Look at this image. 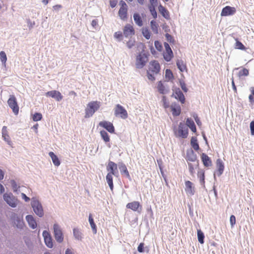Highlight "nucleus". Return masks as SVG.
Masks as SVG:
<instances>
[{"label":"nucleus","mask_w":254,"mask_h":254,"mask_svg":"<svg viewBox=\"0 0 254 254\" xmlns=\"http://www.w3.org/2000/svg\"><path fill=\"white\" fill-rule=\"evenodd\" d=\"M124 35L126 37H130L134 35V30L133 26L129 24H127L123 29Z\"/></svg>","instance_id":"nucleus-18"},{"label":"nucleus","mask_w":254,"mask_h":254,"mask_svg":"<svg viewBox=\"0 0 254 254\" xmlns=\"http://www.w3.org/2000/svg\"><path fill=\"white\" fill-rule=\"evenodd\" d=\"M89 222L90 224V225L91 227V229L92 230V232L93 234H95L97 233V227L95 224V223L94 222V219L92 217V215L91 214H90L89 215V218H88Z\"/></svg>","instance_id":"nucleus-31"},{"label":"nucleus","mask_w":254,"mask_h":254,"mask_svg":"<svg viewBox=\"0 0 254 254\" xmlns=\"http://www.w3.org/2000/svg\"><path fill=\"white\" fill-rule=\"evenodd\" d=\"M127 8L120 7L119 11V16L120 18L123 20H125L127 18Z\"/></svg>","instance_id":"nucleus-30"},{"label":"nucleus","mask_w":254,"mask_h":254,"mask_svg":"<svg viewBox=\"0 0 254 254\" xmlns=\"http://www.w3.org/2000/svg\"><path fill=\"white\" fill-rule=\"evenodd\" d=\"M165 37L168 42H171L173 40L172 36L168 33L166 34Z\"/></svg>","instance_id":"nucleus-63"},{"label":"nucleus","mask_w":254,"mask_h":254,"mask_svg":"<svg viewBox=\"0 0 254 254\" xmlns=\"http://www.w3.org/2000/svg\"><path fill=\"white\" fill-rule=\"evenodd\" d=\"M7 103L9 107L12 110L14 114L17 115L19 112V107L15 97L14 95H10L7 101Z\"/></svg>","instance_id":"nucleus-8"},{"label":"nucleus","mask_w":254,"mask_h":254,"mask_svg":"<svg viewBox=\"0 0 254 254\" xmlns=\"http://www.w3.org/2000/svg\"><path fill=\"white\" fill-rule=\"evenodd\" d=\"M101 103L98 101H91L87 105L85 109V118H88L93 116L100 108Z\"/></svg>","instance_id":"nucleus-2"},{"label":"nucleus","mask_w":254,"mask_h":254,"mask_svg":"<svg viewBox=\"0 0 254 254\" xmlns=\"http://www.w3.org/2000/svg\"><path fill=\"white\" fill-rule=\"evenodd\" d=\"M149 9L153 18H156L157 17V14L155 9V5H149Z\"/></svg>","instance_id":"nucleus-49"},{"label":"nucleus","mask_w":254,"mask_h":254,"mask_svg":"<svg viewBox=\"0 0 254 254\" xmlns=\"http://www.w3.org/2000/svg\"><path fill=\"white\" fill-rule=\"evenodd\" d=\"M236 42L235 44V48L236 49H240V50H245V47L244 45L239 41L237 39H236Z\"/></svg>","instance_id":"nucleus-50"},{"label":"nucleus","mask_w":254,"mask_h":254,"mask_svg":"<svg viewBox=\"0 0 254 254\" xmlns=\"http://www.w3.org/2000/svg\"><path fill=\"white\" fill-rule=\"evenodd\" d=\"M119 169L122 175H125L127 178H130L129 173L127 170L126 165L123 163L119 165Z\"/></svg>","instance_id":"nucleus-32"},{"label":"nucleus","mask_w":254,"mask_h":254,"mask_svg":"<svg viewBox=\"0 0 254 254\" xmlns=\"http://www.w3.org/2000/svg\"><path fill=\"white\" fill-rule=\"evenodd\" d=\"M165 50L163 53V57L165 60L167 62H170L173 57V52L167 43H164Z\"/></svg>","instance_id":"nucleus-11"},{"label":"nucleus","mask_w":254,"mask_h":254,"mask_svg":"<svg viewBox=\"0 0 254 254\" xmlns=\"http://www.w3.org/2000/svg\"><path fill=\"white\" fill-rule=\"evenodd\" d=\"M148 61L146 55L143 52H140L136 58L135 66L136 67L141 69L144 67Z\"/></svg>","instance_id":"nucleus-6"},{"label":"nucleus","mask_w":254,"mask_h":254,"mask_svg":"<svg viewBox=\"0 0 254 254\" xmlns=\"http://www.w3.org/2000/svg\"><path fill=\"white\" fill-rule=\"evenodd\" d=\"M191 145L193 148L195 150H198L199 148L198 144L197 142V139L195 137H192L190 141Z\"/></svg>","instance_id":"nucleus-43"},{"label":"nucleus","mask_w":254,"mask_h":254,"mask_svg":"<svg viewBox=\"0 0 254 254\" xmlns=\"http://www.w3.org/2000/svg\"><path fill=\"white\" fill-rule=\"evenodd\" d=\"M115 115L124 119L127 117V111L123 106L119 104L117 105L115 108Z\"/></svg>","instance_id":"nucleus-9"},{"label":"nucleus","mask_w":254,"mask_h":254,"mask_svg":"<svg viewBox=\"0 0 254 254\" xmlns=\"http://www.w3.org/2000/svg\"><path fill=\"white\" fill-rule=\"evenodd\" d=\"M25 219L28 224L29 226L32 229H35L37 226L35 218L31 215H28L26 216Z\"/></svg>","instance_id":"nucleus-20"},{"label":"nucleus","mask_w":254,"mask_h":254,"mask_svg":"<svg viewBox=\"0 0 254 254\" xmlns=\"http://www.w3.org/2000/svg\"><path fill=\"white\" fill-rule=\"evenodd\" d=\"M189 171L191 174H193L194 172V169L193 165L191 163H189Z\"/></svg>","instance_id":"nucleus-61"},{"label":"nucleus","mask_w":254,"mask_h":254,"mask_svg":"<svg viewBox=\"0 0 254 254\" xmlns=\"http://www.w3.org/2000/svg\"><path fill=\"white\" fill-rule=\"evenodd\" d=\"M127 208L131 209L134 211H138L139 209H141V206L138 201H134L127 203L126 205Z\"/></svg>","instance_id":"nucleus-22"},{"label":"nucleus","mask_w":254,"mask_h":254,"mask_svg":"<svg viewBox=\"0 0 254 254\" xmlns=\"http://www.w3.org/2000/svg\"><path fill=\"white\" fill-rule=\"evenodd\" d=\"M3 199L6 203L12 208L17 206L19 201L11 192H6L3 194Z\"/></svg>","instance_id":"nucleus-3"},{"label":"nucleus","mask_w":254,"mask_h":254,"mask_svg":"<svg viewBox=\"0 0 254 254\" xmlns=\"http://www.w3.org/2000/svg\"><path fill=\"white\" fill-rule=\"evenodd\" d=\"M10 183L11 186L12 190L14 192L18 194L21 191V186L18 184L15 180H11Z\"/></svg>","instance_id":"nucleus-25"},{"label":"nucleus","mask_w":254,"mask_h":254,"mask_svg":"<svg viewBox=\"0 0 254 254\" xmlns=\"http://www.w3.org/2000/svg\"><path fill=\"white\" fill-rule=\"evenodd\" d=\"M53 233L56 241L61 243L64 239V236L61 226L58 223H55L53 225Z\"/></svg>","instance_id":"nucleus-5"},{"label":"nucleus","mask_w":254,"mask_h":254,"mask_svg":"<svg viewBox=\"0 0 254 254\" xmlns=\"http://www.w3.org/2000/svg\"><path fill=\"white\" fill-rule=\"evenodd\" d=\"M49 155L54 164L56 166H59L60 165V161L58 157L53 152H50Z\"/></svg>","instance_id":"nucleus-34"},{"label":"nucleus","mask_w":254,"mask_h":254,"mask_svg":"<svg viewBox=\"0 0 254 254\" xmlns=\"http://www.w3.org/2000/svg\"><path fill=\"white\" fill-rule=\"evenodd\" d=\"M42 236L46 246L49 248H52L53 247V242L50 233L47 230H44L43 232Z\"/></svg>","instance_id":"nucleus-10"},{"label":"nucleus","mask_w":254,"mask_h":254,"mask_svg":"<svg viewBox=\"0 0 254 254\" xmlns=\"http://www.w3.org/2000/svg\"><path fill=\"white\" fill-rule=\"evenodd\" d=\"M143 248H144V244L141 243L138 246V247H137V251L139 253H143L144 251V250H143Z\"/></svg>","instance_id":"nucleus-60"},{"label":"nucleus","mask_w":254,"mask_h":254,"mask_svg":"<svg viewBox=\"0 0 254 254\" xmlns=\"http://www.w3.org/2000/svg\"><path fill=\"white\" fill-rule=\"evenodd\" d=\"M198 177L199 179L200 183L201 185H204V172L202 171H200L197 173Z\"/></svg>","instance_id":"nucleus-46"},{"label":"nucleus","mask_w":254,"mask_h":254,"mask_svg":"<svg viewBox=\"0 0 254 254\" xmlns=\"http://www.w3.org/2000/svg\"><path fill=\"white\" fill-rule=\"evenodd\" d=\"M188 127H189L191 131L193 132H196V129L194 122L190 119L188 118L186 121V125Z\"/></svg>","instance_id":"nucleus-33"},{"label":"nucleus","mask_w":254,"mask_h":254,"mask_svg":"<svg viewBox=\"0 0 254 254\" xmlns=\"http://www.w3.org/2000/svg\"><path fill=\"white\" fill-rule=\"evenodd\" d=\"M2 136L4 140L10 146H12V142L10 140V136L8 134L7 127L5 126L2 127Z\"/></svg>","instance_id":"nucleus-21"},{"label":"nucleus","mask_w":254,"mask_h":254,"mask_svg":"<svg viewBox=\"0 0 254 254\" xmlns=\"http://www.w3.org/2000/svg\"><path fill=\"white\" fill-rule=\"evenodd\" d=\"M155 74H156V73H153L151 72L147 71V76L148 79L151 81H153L155 79V78L154 76Z\"/></svg>","instance_id":"nucleus-53"},{"label":"nucleus","mask_w":254,"mask_h":254,"mask_svg":"<svg viewBox=\"0 0 254 254\" xmlns=\"http://www.w3.org/2000/svg\"><path fill=\"white\" fill-rule=\"evenodd\" d=\"M73 234L75 239L79 241L82 240L83 238L82 234L78 228L73 229Z\"/></svg>","instance_id":"nucleus-36"},{"label":"nucleus","mask_w":254,"mask_h":254,"mask_svg":"<svg viewBox=\"0 0 254 254\" xmlns=\"http://www.w3.org/2000/svg\"><path fill=\"white\" fill-rule=\"evenodd\" d=\"M173 132L176 137L186 138L188 135V128L186 124L181 122L178 127H173Z\"/></svg>","instance_id":"nucleus-1"},{"label":"nucleus","mask_w":254,"mask_h":254,"mask_svg":"<svg viewBox=\"0 0 254 254\" xmlns=\"http://www.w3.org/2000/svg\"><path fill=\"white\" fill-rule=\"evenodd\" d=\"M157 89L159 93L162 94H166L169 91V88L164 85L161 81L158 83Z\"/></svg>","instance_id":"nucleus-24"},{"label":"nucleus","mask_w":254,"mask_h":254,"mask_svg":"<svg viewBox=\"0 0 254 254\" xmlns=\"http://www.w3.org/2000/svg\"><path fill=\"white\" fill-rule=\"evenodd\" d=\"M65 254H74V253L72 249L68 248L66 250Z\"/></svg>","instance_id":"nucleus-64"},{"label":"nucleus","mask_w":254,"mask_h":254,"mask_svg":"<svg viewBox=\"0 0 254 254\" xmlns=\"http://www.w3.org/2000/svg\"><path fill=\"white\" fill-rule=\"evenodd\" d=\"M201 159L205 166L208 167L212 165L210 158L206 154L202 153L201 155Z\"/></svg>","instance_id":"nucleus-28"},{"label":"nucleus","mask_w":254,"mask_h":254,"mask_svg":"<svg viewBox=\"0 0 254 254\" xmlns=\"http://www.w3.org/2000/svg\"><path fill=\"white\" fill-rule=\"evenodd\" d=\"M197 236L198 242L203 244L204 243V235L203 233L200 229L197 230Z\"/></svg>","instance_id":"nucleus-39"},{"label":"nucleus","mask_w":254,"mask_h":254,"mask_svg":"<svg viewBox=\"0 0 254 254\" xmlns=\"http://www.w3.org/2000/svg\"><path fill=\"white\" fill-rule=\"evenodd\" d=\"M114 37L119 41H121L122 40L123 38L122 33L120 31L116 32L114 33Z\"/></svg>","instance_id":"nucleus-52"},{"label":"nucleus","mask_w":254,"mask_h":254,"mask_svg":"<svg viewBox=\"0 0 254 254\" xmlns=\"http://www.w3.org/2000/svg\"><path fill=\"white\" fill-rule=\"evenodd\" d=\"M236 12L235 7L226 6L222 9L221 15L222 16H227L233 15Z\"/></svg>","instance_id":"nucleus-17"},{"label":"nucleus","mask_w":254,"mask_h":254,"mask_svg":"<svg viewBox=\"0 0 254 254\" xmlns=\"http://www.w3.org/2000/svg\"><path fill=\"white\" fill-rule=\"evenodd\" d=\"M134 44H135L134 40H130L127 42V45L128 48L130 49L134 45Z\"/></svg>","instance_id":"nucleus-57"},{"label":"nucleus","mask_w":254,"mask_h":254,"mask_svg":"<svg viewBox=\"0 0 254 254\" xmlns=\"http://www.w3.org/2000/svg\"><path fill=\"white\" fill-rule=\"evenodd\" d=\"M251 94L249 96V99L251 103H254V87H251L250 88Z\"/></svg>","instance_id":"nucleus-48"},{"label":"nucleus","mask_w":254,"mask_h":254,"mask_svg":"<svg viewBox=\"0 0 254 254\" xmlns=\"http://www.w3.org/2000/svg\"><path fill=\"white\" fill-rule=\"evenodd\" d=\"M177 65L181 72H184L187 70L186 65L183 61L178 60L177 62Z\"/></svg>","instance_id":"nucleus-38"},{"label":"nucleus","mask_w":254,"mask_h":254,"mask_svg":"<svg viewBox=\"0 0 254 254\" xmlns=\"http://www.w3.org/2000/svg\"><path fill=\"white\" fill-rule=\"evenodd\" d=\"M133 19L135 23L139 26H141L143 25L142 20L138 13H134L133 14Z\"/></svg>","instance_id":"nucleus-37"},{"label":"nucleus","mask_w":254,"mask_h":254,"mask_svg":"<svg viewBox=\"0 0 254 254\" xmlns=\"http://www.w3.org/2000/svg\"><path fill=\"white\" fill-rule=\"evenodd\" d=\"M113 175H112L111 173H108L106 177V181L112 191L113 190L114 188Z\"/></svg>","instance_id":"nucleus-35"},{"label":"nucleus","mask_w":254,"mask_h":254,"mask_svg":"<svg viewBox=\"0 0 254 254\" xmlns=\"http://www.w3.org/2000/svg\"><path fill=\"white\" fill-rule=\"evenodd\" d=\"M161 103L162 104V106L165 109H167L170 107V103L169 101L167 99L166 96H163L162 97Z\"/></svg>","instance_id":"nucleus-44"},{"label":"nucleus","mask_w":254,"mask_h":254,"mask_svg":"<svg viewBox=\"0 0 254 254\" xmlns=\"http://www.w3.org/2000/svg\"><path fill=\"white\" fill-rule=\"evenodd\" d=\"M100 135L105 142H107L110 141V137L106 131L104 130H101Z\"/></svg>","instance_id":"nucleus-41"},{"label":"nucleus","mask_w":254,"mask_h":254,"mask_svg":"<svg viewBox=\"0 0 254 254\" xmlns=\"http://www.w3.org/2000/svg\"><path fill=\"white\" fill-rule=\"evenodd\" d=\"M107 170L109 172L108 173H111L112 175L116 177H118L119 173L118 171L117 165L116 163L112 161H110L107 167Z\"/></svg>","instance_id":"nucleus-13"},{"label":"nucleus","mask_w":254,"mask_h":254,"mask_svg":"<svg viewBox=\"0 0 254 254\" xmlns=\"http://www.w3.org/2000/svg\"><path fill=\"white\" fill-rule=\"evenodd\" d=\"M150 26L151 29L152 31L155 33L157 34L158 33V25L157 24L155 21L152 20L150 22Z\"/></svg>","instance_id":"nucleus-40"},{"label":"nucleus","mask_w":254,"mask_h":254,"mask_svg":"<svg viewBox=\"0 0 254 254\" xmlns=\"http://www.w3.org/2000/svg\"><path fill=\"white\" fill-rule=\"evenodd\" d=\"M12 221L14 225L18 229H22L25 224L23 219V216L16 213H13L11 216Z\"/></svg>","instance_id":"nucleus-7"},{"label":"nucleus","mask_w":254,"mask_h":254,"mask_svg":"<svg viewBox=\"0 0 254 254\" xmlns=\"http://www.w3.org/2000/svg\"><path fill=\"white\" fill-rule=\"evenodd\" d=\"M196 155L194 153L192 150L187 151V159L188 161L195 162L196 160Z\"/></svg>","instance_id":"nucleus-27"},{"label":"nucleus","mask_w":254,"mask_h":254,"mask_svg":"<svg viewBox=\"0 0 254 254\" xmlns=\"http://www.w3.org/2000/svg\"><path fill=\"white\" fill-rule=\"evenodd\" d=\"M170 107L173 116H177L180 114L181 108L179 105L176 104H172Z\"/></svg>","instance_id":"nucleus-26"},{"label":"nucleus","mask_w":254,"mask_h":254,"mask_svg":"<svg viewBox=\"0 0 254 254\" xmlns=\"http://www.w3.org/2000/svg\"><path fill=\"white\" fill-rule=\"evenodd\" d=\"M142 33L143 36L147 39H149L151 36L150 32L146 28H143L142 30Z\"/></svg>","instance_id":"nucleus-47"},{"label":"nucleus","mask_w":254,"mask_h":254,"mask_svg":"<svg viewBox=\"0 0 254 254\" xmlns=\"http://www.w3.org/2000/svg\"><path fill=\"white\" fill-rule=\"evenodd\" d=\"M249 70L247 68H243L239 71L238 76L239 78H241L243 76H247L249 75Z\"/></svg>","instance_id":"nucleus-42"},{"label":"nucleus","mask_w":254,"mask_h":254,"mask_svg":"<svg viewBox=\"0 0 254 254\" xmlns=\"http://www.w3.org/2000/svg\"><path fill=\"white\" fill-rule=\"evenodd\" d=\"M216 168L217 170L214 174V177L215 178V176H220L223 173L224 169V165L223 161L220 159H218L216 161Z\"/></svg>","instance_id":"nucleus-14"},{"label":"nucleus","mask_w":254,"mask_h":254,"mask_svg":"<svg viewBox=\"0 0 254 254\" xmlns=\"http://www.w3.org/2000/svg\"><path fill=\"white\" fill-rule=\"evenodd\" d=\"M174 95L176 99L179 100L182 103H184L185 98L179 88H177L175 90Z\"/></svg>","instance_id":"nucleus-23"},{"label":"nucleus","mask_w":254,"mask_h":254,"mask_svg":"<svg viewBox=\"0 0 254 254\" xmlns=\"http://www.w3.org/2000/svg\"><path fill=\"white\" fill-rule=\"evenodd\" d=\"M250 127L251 135H254V121L251 122Z\"/></svg>","instance_id":"nucleus-58"},{"label":"nucleus","mask_w":254,"mask_h":254,"mask_svg":"<svg viewBox=\"0 0 254 254\" xmlns=\"http://www.w3.org/2000/svg\"><path fill=\"white\" fill-rule=\"evenodd\" d=\"M155 46L157 50L161 51L162 49V46L161 43L158 41L155 42Z\"/></svg>","instance_id":"nucleus-56"},{"label":"nucleus","mask_w":254,"mask_h":254,"mask_svg":"<svg viewBox=\"0 0 254 254\" xmlns=\"http://www.w3.org/2000/svg\"><path fill=\"white\" fill-rule=\"evenodd\" d=\"M31 206L33 211L39 217L44 215V209L41 203L37 199L33 198L31 201Z\"/></svg>","instance_id":"nucleus-4"},{"label":"nucleus","mask_w":254,"mask_h":254,"mask_svg":"<svg viewBox=\"0 0 254 254\" xmlns=\"http://www.w3.org/2000/svg\"><path fill=\"white\" fill-rule=\"evenodd\" d=\"M160 70L159 64L157 61H152L149 64V67L148 71L153 73L157 74Z\"/></svg>","instance_id":"nucleus-16"},{"label":"nucleus","mask_w":254,"mask_h":254,"mask_svg":"<svg viewBox=\"0 0 254 254\" xmlns=\"http://www.w3.org/2000/svg\"><path fill=\"white\" fill-rule=\"evenodd\" d=\"M230 222L231 227H233L234 225L236 223V218L234 215H232L230 216Z\"/></svg>","instance_id":"nucleus-54"},{"label":"nucleus","mask_w":254,"mask_h":254,"mask_svg":"<svg viewBox=\"0 0 254 254\" xmlns=\"http://www.w3.org/2000/svg\"><path fill=\"white\" fill-rule=\"evenodd\" d=\"M46 95L47 96H50L53 98H54L57 101H60L63 98V96L61 93L57 90L48 91L46 93Z\"/></svg>","instance_id":"nucleus-15"},{"label":"nucleus","mask_w":254,"mask_h":254,"mask_svg":"<svg viewBox=\"0 0 254 254\" xmlns=\"http://www.w3.org/2000/svg\"><path fill=\"white\" fill-rule=\"evenodd\" d=\"M158 9L159 11L165 18L167 19H169L170 18L169 12L164 6L160 5L158 7Z\"/></svg>","instance_id":"nucleus-29"},{"label":"nucleus","mask_w":254,"mask_h":254,"mask_svg":"<svg viewBox=\"0 0 254 254\" xmlns=\"http://www.w3.org/2000/svg\"><path fill=\"white\" fill-rule=\"evenodd\" d=\"M42 115L41 113H36L33 116L32 119L34 121L37 122L42 119Z\"/></svg>","instance_id":"nucleus-51"},{"label":"nucleus","mask_w":254,"mask_h":254,"mask_svg":"<svg viewBox=\"0 0 254 254\" xmlns=\"http://www.w3.org/2000/svg\"><path fill=\"white\" fill-rule=\"evenodd\" d=\"M165 73L166 77L168 78L169 79L173 77V73L170 69H166Z\"/></svg>","instance_id":"nucleus-55"},{"label":"nucleus","mask_w":254,"mask_h":254,"mask_svg":"<svg viewBox=\"0 0 254 254\" xmlns=\"http://www.w3.org/2000/svg\"><path fill=\"white\" fill-rule=\"evenodd\" d=\"M99 126L106 129L110 133H114L115 131V128L113 124L109 122H100L99 123Z\"/></svg>","instance_id":"nucleus-19"},{"label":"nucleus","mask_w":254,"mask_h":254,"mask_svg":"<svg viewBox=\"0 0 254 254\" xmlns=\"http://www.w3.org/2000/svg\"><path fill=\"white\" fill-rule=\"evenodd\" d=\"M185 184V190L187 194L189 196L194 195L195 193V187L193 184L190 181H186Z\"/></svg>","instance_id":"nucleus-12"},{"label":"nucleus","mask_w":254,"mask_h":254,"mask_svg":"<svg viewBox=\"0 0 254 254\" xmlns=\"http://www.w3.org/2000/svg\"><path fill=\"white\" fill-rule=\"evenodd\" d=\"M180 86L184 92H187L188 91V89L186 87L185 83L184 81H180Z\"/></svg>","instance_id":"nucleus-59"},{"label":"nucleus","mask_w":254,"mask_h":254,"mask_svg":"<svg viewBox=\"0 0 254 254\" xmlns=\"http://www.w3.org/2000/svg\"><path fill=\"white\" fill-rule=\"evenodd\" d=\"M22 198L25 200V202H28L30 200V198L26 196V195L24 193H21V194Z\"/></svg>","instance_id":"nucleus-62"},{"label":"nucleus","mask_w":254,"mask_h":254,"mask_svg":"<svg viewBox=\"0 0 254 254\" xmlns=\"http://www.w3.org/2000/svg\"><path fill=\"white\" fill-rule=\"evenodd\" d=\"M0 60L2 64L5 66L6 62L7 61V57L4 51L0 52Z\"/></svg>","instance_id":"nucleus-45"}]
</instances>
